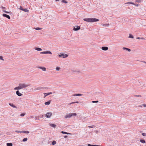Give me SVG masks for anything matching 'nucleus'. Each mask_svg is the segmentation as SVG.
Listing matches in <instances>:
<instances>
[{
  "label": "nucleus",
  "mask_w": 146,
  "mask_h": 146,
  "mask_svg": "<svg viewBox=\"0 0 146 146\" xmlns=\"http://www.w3.org/2000/svg\"><path fill=\"white\" fill-rule=\"evenodd\" d=\"M83 20L88 22H94L99 21V20L95 18H84Z\"/></svg>",
  "instance_id": "nucleus-1"
},
{
  "label": "nucleus",
  "mask_w": 146,
  "mask_h": 146,
  "mask_svg": "<svg viewBox=\"0 0 146 146\" xmlns=\"http://www.w3.org/2000/svg\"><path fill=\"white\" fill-rule=\"evenodd\" d=\"M76 115H77V114L76 113H69L68 114L66 115L65 116V117L66 118H70L72 116H76Z\"/></svg>",
  "instance_id": "nucleus-2"
},
{
  "label": "nucleus",
  "mask_w": 146,
  "mask_h": 146,
  "mask_svg": "<svg viewBox=\"0 0 146 146\" xmlns=\"http://www.w3.org/2000/svg\"><path fill=\"white\" fill-rule=\"evenodd\" d=\"M19 86L20 90L21 89L27 87L28 86V85L25 84H19Z\"/></svg>",
  "instance_id": "nucleus-3"
},
{
  "label": "nucleus",
  "mask_w": 146,
  "mask_h": 146,
  "mask_svg": "<svg viewBox=\"0 0 146 146\" xmlns=\"http://www.w3.org/2000/svg\"><path fill=\"white\" fill-rule=\"evenodd\" d=\"M58 56L59 57L65 58L68 57V55L65 54L60 53L58 55Z\"/></svg>",
  "instance_id": "nucleus-4"
},
{
  "label": "nucleus",
  "mask_w": 146,
  "mask_h": 146,
  "mask_svg": "<svg viewBox=\"0 0 146 146\" xmlns=\"http://www.w3.org/2000/svg\"><path fill=\"white\" fill-rule=\"evenodd\" d=\"M80 26H76L74 27L73 30L75 31H76L80 29Z\"/></svg>",
  "instance_id": "nucleus-5"
},
{
  "label": "nucleus",
  "mask_w": 146,
  "mask_h": 146,
  "mask_svg": "<svg viewBox=\"0 0 146 146\" xmlns=\"http://www.w3.org/2000/svg\"><path fill=\"white\" fill-rule=\"evenodd\" d=\"M41 54H51L52 52L50 51H44L40 53Z\"/></svg>",
  "instance_id": "nucleus-6"
},
{
  "label": "nucleus",
  "mask_w": 146,
  "mask_h": 146,
  "mask_svg": "<svg viewBox=\"0 0 146 146\" xmlns=\"http://www.w3.org/2000/svg\"><path fill=\"white\" fill-rule=\"evenodd\" d=\"M52 113L51 112L47 113L46 115V116L47 118H50L51 116Z\"/></svg>",
  "instance_id": "nucleus-7"
},
{
  "label": "nucleus",
  "mask_w": 146,
  "mask_h": 146,
  "mask_svg": "<svg viewBox=\"0 0 146 146\" xmlns=\"http://www.w3.org/2000/svg\"><path fill=\"white\" fill-rule=\"evenodd\" d=\"M108 49V47L106 46H103L102 47V49L104 50H107Z\"/></svg>",
  "instance_id": "nucleus-8"
},
{
  "label": "nucleus",
  "mask_w": 146,
  "mask_h": 146,
  "mask_svg": "<svg viewBox=\"0 0 146 146\" xmlns=\"http://www.w3.org/2000/svg\"><path fill=\"white\" fill-rule=\"evenodd\" d=\"M3 17H5L7 18H8L9 19H10V17L9 15H6V14H3Z\"/></svg>",
  "instance_id": "nucleus-9"
},
{
  "label": "nucleus",
  "mask_w": 146,
  "mask_h": 146,
  "mask_svg": "<svg viewBox=\"0 0 146 146\" xmlns=\"http://www.w3.org/2000/svg\"><path fill=\"white\" fill-rule=\"evenodd\" d=\"M16 94L19 96H20L22 95V94L18 90H17L16 91Z\"/></svg>",
  "instance_id": "nucleus-10"
},
{
  "label": "nucleus",
  "mask_w": 146,
  "mask_h": 146,
  "mask_svg": "<svg viewBox=\"0 0 146 146\" xmlns=\"http://www.w3.org/2000/svg\"><path fill=\"white\" fill-rule=\"evenodd\" d=\"M52 94V92H48L47 93H44V98H45L46 96H48L50 94Z\"/></svg>",
  "instance_id": "nucleus-11"
},
{
  "label": "nucleus",
  "mask_w": 146,
  "mask_h": 146,
  "mask_svg": "<svg viewBox=\"0 0 146 146\" xmlns=\"http://www.w3.org/2000/svg\"><path fill=\"white\" fill-rule=\"evenodd\" d=\"M40 118H41L40 116H36L35 117V119L36 120H39L40 119Z\"/></svg>",
  "instance_id": "nucleus-12"
},
{
  "label": "nucleus",
  "mask_w": 146,
  "mask_h": 146,
  "mask_svg": "<svg viewBox=\"0 0 146 146\" xmlns=\"http://www.w3.org/2000/svg\"><path fill=\"white\" fill-rule=\"evenodd\" d=\"M38 68L41 69L44 71H45L46 70V68L44 67H38Z\"/></svg>",
  "instance_id": "nucleus-13"
},
{
  "label": "nucleus",
  "mask_w": 146,
  "mask_h": 146,
  "mask_svg": "<svg viewBox=\"0 0 146 146\" xmlns=\"http://www.w3.org/2000/svg\"><path fill=\"white\" fill-rule=\"evenodd\" d=\"M123 50H128L129 52H130L131 51V50L129 48H125V47H123Z\"/></svg>",
  "instance_id": "nucleus-14"
},
{
  "label": "nucleus",
  "mask_w": 146,
  "mask_h": 146,
  "mask_svg": "<svg viewBox=\"0 0 146 146\" xmlns=\"http://www.w3.org/2000/svg\"><path fill=\"white\" fill-rule=\"evenodd\" d=\"M35 49L36 50L38 51H41L42 50V49L39 48H35Z\"/></svg>",
  "instance_id": "nucleus-15"
},
{
  "label": "nucleus",
  "mask_w": 146,
  "mask_h": 146,
  "mask_svg": "<svg viewBox=\"0 0 146 146\" xmlns=\"http://www.w3.org/2000/svg\"><path fill=\"white\" fill-rule=\"evenodd\" d=\"M50 101H49L45 103L44 104L46 105H48L50 104Z\"/></svg>",
  "instance_id": "nucleus-16"
},
{
  "label": "nucleus",
  "mask_w": 146,
  "mask_h": 146,
  "mask_svg": "<svg viewBox=\"0 0 146 146\" xmlns=\"http://www.w3.org/2000/svg\"><path fill=\"white\" fill-rule=\"evenodd\" d=\"M50 125L52 127L55 128L56 127V125L55 124H50Z\"/></svg>",
  "instance_id": "nucleus-17"
},
{
  "label": "nucleus",
  "mask_w": 146,
  "mask_h": 146,
  "mask_svg": "<svg viewBox=\"0 0 146 146\" xmlns=\"http://www.w3.org/2000/svg\"><path fill=\"white\" fill-rule=\"evenodd\" d=\"M9 105L13 108H16V107L13 104L9 103Z\"/></svg>",
  "instance_id": "nucleus-18"
},
{
  "label": "nucleus",
  "mask_w": 146,
  "mask_h": 146,
  "mask_svg": "<svg viewBox=\"0 0 146 146\" xmlns=\"http://www.w3.org/2000/svg\"><path fill=\"white\" fill-rule=\"evenodd\" d=\"M29 132L27 131H22V133H28Z\"/></svg>",
  "instance_id": "nucleus-19"
},
{
  "label": "nucleus",
  "mask_w": 146,
  "mask_h": 146,
  "mask_svg": "<svg viewBox=\"0 0 146 146\" xmlns=\"http://www.w3.org/2000/svg\"><path fill=\"white\" fill-rule=\"evenodd\" d=\"M7 146H12L13 144L11 143H8L7 144Z\"/></svg>",
  "instance_id": "nucleus-20"
},
{
  "label": "nucleus",
  "mask_w": 146,
  "mask_h": 146,
  "mask_svg": "<svg viewBox=\"0 0 146 146\" xmlns=\"http://www.w3.org/2000/svg\"><path fill=\"white\" fill-rule=\"evenodd\" d=\"M61 133L63 134H70V133H67L64 131H62Z\"/></svg>",
  "instance_id": "nucleus-21"
},
{
  "label": "nucleus",
  "mask_w": 146,
  "mask_h": 146,
  "mask_svg": "<svg viewBox=\"0 0 146 146\" xmlns=\"http://www.w3.org/2000/svg\"><path fill=\"white\" fill-rule=\"evenodd\" d=\"M20 9L23 11H24L26 12H27L28 11V10L24 9Z\"/></svg>",
  "instance_id": "nucleus-22"
},
{
  "label": "nucleus",
  "mask_w": 146,
  "mask_h": 146,
  "mask_svg": "<svg viewBox=\"0 0 146 146\" xmlns=\"http://www.w3.org/2000/svg\"><path fill=\"white\" fill-rule=\"evenodd\" d=\"M129 38H134V37L132 35H131V34H130L129 35Z\"/></svg>",
  "instance_id": "nucleus-23"
},
{
  "label": "nucleus",
  "mask_w": 146,
  "mask_h": 146,
  "mask_svg": "<svg viewBox=\"0 0 146 146\" xmlns=\"http://www.w3.org/2000/svg\"><path fill=\"white\" fill-rule=\"evenodd\" d=\"M82 95V94H74L72 96H80Z\"/></svg>",
  "instance_id": "nucleus-24"
},
{
  "label": "nucleus",
  "mask_w": 146,
  "mask_h": 146,
  "mask_svg": "<svg viewBox=\"0 0 146 146\" xmlns=\"http://www.w3.org/2000/svg\"><path fill=\"white\" fill-rule=\"evenodd\" d=\"M56 142L55 141H53L52 143V145H54L55 144H56Z\"/></svg>",
  "instance_id": "nucleus-25"
},
{
  "label": "nucleus",
  "mask_w": 146,
  "mask_h": 146,
  "mask_svg": "<svg viewBox=\"0 0 146 146\" xmlns=\"http://www.w3.org/2000/svg\"><path fill=\"white\" fill-rule=\"evenodd\" d=\"M136 38L137 39H143H143H144L145 38H143V37H142V38H140V37H137Z\"/></svg>",
  "instance_id": "nucleus-26"
},
{
  "label": "nucleus",
  "mask_w": 146,
  "mask_h": 146,
  "mask_svg": "<svg viewBox=\"0 0 146 146\" xmlns=\"http://www.w3.org/2000/svg\"><path fill=\"white\" fill-rule=\"evenodd\" d=\"M27 138H24L23 139V141H27Z\"/></svg>",
  "instance_id": "nucleus-27"
},
{
  "label": "nucleus",
  "mask_w": 146,
  "mask_h": 146,
  "mask_svg": "<svg viewBox=\"0 0 146 146\" xmlns=\"http://www.w3.org/2000/svg\"><path fill=\"white\" fill-rule=\"evenodd\" d=\"M14 90H20V89L19 86H18L17 87L15 88H14Z\"/></svg>",
  "instance_id": "nucleus-28"
},
{
  "label": "nucleus",
  "mask_w": 146,
  "mask_h": 146,
  "mask_svg": "<svg viewBox=\"0 0 146 146\" xmlns=\"http://www.w3.org/2000/svg\"><path fill=\"white\" fill-rule=\"evenodd\" d=\"M140 141L141 143H145V141L144 140H141Z\"/></svg>",
  "instance_id": "nucleus-29"
},
{
  "label": "nucleus",
  "mask_w": 146,
  "mask_h": 146,
  "mask_svg": "<svg viewBox=\"0 0 146 146\" xmlns=\"http://www.w3.org/2000/svg\"><path fill=\"white\" fill-rule=\"evenodd\" d=\"M15 132L17 133H22V131L16 130L15 131Z\"/></svg>",
  "instance_id": "nucleus-30"
},
{
  "label": "nucleus",
  "mask_w": 146,
  "mask_h": 146,
  "mask_svg": "<svg viewBox=\"0 0 146 146\" xmlns=\"http://www.w3.org/2000/svg\"><path fill=\"white\" fill-rule=\"evenodd\" d=\"M60 67H57L56 68V70H57V71H59L60 70Z\"/></svg>",
  "instance_id": "nucleus-31"
},
{
  "label": "nucleus",
  "mask_w": 146,
  "mask_h": 146,
  "mask_svg": "<svg viewBox=\"0 0 146 146\" xmlns=\"http://www.w3.org/2000/svg\"><path fill=\"white\" fill-rule=\"evenodd\" d=\"M62 2L63 3H67V2L66 1L64 0H62Z\"/></svg>",
  "instance_id": "nucleus-32"
},
{
  "label": "nucleus",
  "mask_w": 146,
  "mask_h": 146,
  "mask_svg": "<svg viewBox=\"0 0 146 146\" xmlns=\"http://www.w3.org/2000/svg\"><path fill=\"white\" fill-rule=\"evenodd\" d=\"M95 127V126L94 125H91V126H88V127L91 128H92L93 127Z\"/></svg>",
  "instance_id": "nucleus-33"
},
{
  "label": "nucleus",
  "mask_w": 146,
  "mask_h": 146,
  "mask_svg": "<svg viewBox=\"0 0 146 146\" xmlns=\"http://www.w3.org/2000/svg\"><path fill=\"white\" fill-rule=\"evenodd\" d=\"M0 59L2 60H4V59H3V56H0Z\"/></svg>",
  "instance_id": "nucleus-34"
},
{
  "label": "nucleus",
  "mask_w": 146,
  "mask_h": 146,
  "mask_svg": "<svg viewBox=\"0 0 146 146\" xmlns=\"http://www.w3.org/2000/svg\"><path fill=\"white\" fill-rule=\"evenodd\" d=\"M41 29H42L41 28H36L35 29L37 30H41Z\"/></svg>",
  "instance_id": "nucleus-35"
},
{
  "label": "nucleus",
  "mask_w": 146,
  "mask_h": 146,
  "mask_svg": "<svg viewBox=\"0 0 146 146\" xmlns=\"http://www.w3.org/2000/svg\"><path fill=\"white\" fill-rule=\"evenodd\" d=\"M142 135L144 136H146V133H142Z\"/></svg>",
  "instance_id": "nucleus-36"
},
{
  "label": "nucleus",
  "mask_w": 146,
  "mask_h": 146,
  "mask_svg": "<svg viewBox=\"0 0 146 146\" xmlns=\"http://www.w3.org/2000/svg\"><path fill=\"white\" fill-rule=\"evenodd\" d=\"M25 115V113H23L21 114L20 115V116H24Z\"/></svg>",
  "instance_id": "nucleus-37"
},
{
  "label": "nucleus",
  "mask_w": 146,
  "mask_h": 146,
  "mask_svg": "<svg viewBox=\"0 0 146 146\" xmlns=\"http://www.w3.org/2000/svg\"><path fill=\"white\" fill-rule=\"evenodd\" d=\"M141 1V0H136L135 1L139 2V3H140Z\"/></svg>",
  "instance_id": "nucleus-38"
},
{
  "label": "nucleus",
  "mask_w": 146,
  "mask_h": 146,
  "mask_svg": "<svg viewBox=\"0 0 146 146\" xmlns=\"http://www.w3.org/2000/svg\"><path fill=\"white\" fill-rule=\"evenodd\" d=\"M98 101H92V103H97L98 102Z\"/></svg>",
  "instance_id": "nucleus-39"
},
{
  "label": "nucleus",
  "mask_w": 146,
  "mask_h": 146,
  "mask_svg": "<svg viewBox=\"0 0 146 146\" xmlns=\"http://www.w3.org/2000/svg\"><path fill=\"white\" fill-rule=\"evenodd\" d=\"M130 2V4H133V5H135V4L133 3L132 2Z\"/></svg>",
  "instance_id": "nucleus-40"
},
{
  "label": "nucleus",
  "mask_w": 146,
  "mask_h": 146,
  "mask_svg": "<svg viewBox=\"0 0 146 146\" xmlns=\"http://www.w3.org/2000/svg\"><path fill=\"white\" fill-rule=\"evenodd\" d=\"M142 106H143L144 107H146V104H142Z\"/></svg>",
  "instance_id": "nucleus-41"
},
{
  "label": "nucleus",
  "mask_w": 146,
  "mask_h": 146,
  "mask_svg": "<svg viewBox=\"0 0 146 146\" xmlns=\"http://www.w3.org/2000/svg\"><path fill=\"white\" fill-rule=\"evenodd\" d=\"M136 96H137V97H141V96L139 95H137Z\"/></svg>",
  "instance_id": "nucleus-42"
},
{
  "label": "nucleus",
  "mask_w": 146,
  "mask_h": 146,
  "mask_svg": "<svg viewBox=\"0 0 146 146\" xmlns=\"http://www.w3.org/2000/svg\"><path fill=\"white\" fill-rule=\"evenodd\" d=\"M135 5V6H136L137 7L138 6V5H139V4H135V5Z\"/></svg>",
  "instance_id": "nucleus-43"
},
{
  "label": "nucleus",
  "mask_w": 146,
  "mask_h": 146,
  "mask_svg": "<svg viewBox=\"0 0 146 146\" xmlns=\"http://www.w3.org/2000/svg\"><path fill=\"white\" fill-rule=\"evenodd\" d=\"M130 4V2H128L127 3H125V4Z\"/></svg>",
  "instance_id": "nucleus-44"
},
{
  "label": "nucleus",
  "mask_w": 146,
  "mask_h": 146,
  "mask_svg": "<svg viewBox=\"0 0 146 146\" xmlns=\"http://www.w3.org/2000/svg\"><path fill=\"white\" fill-rule=\"evenodd\" d=\"M74 103H75V102H72V103H70V104H74Z\"/></svg>",
  "instance_id": "nucleus-45"
},
{
  "label": "nucleus",
  "mask_w": 146,
  "mask_h": 146,
  "mask_svg": "<svg viewBox=\"0 0 146 146\" xmlns=\"http://www.w3.org/2000/svg\"><path fill=\"white\" fill-rule=\"evenodd\" d=\"M67 136H66H66H64V137L65 138H67Z\"/></svg>",
  "instance_id": "nucleus-46"
},
{
  "label": "nucleus",
  "mask_w": 146,
  "mask_h": 146,
  "mask_svg": "<svg viewBox=\"0 0 146 146\" xmlns=\"http://www.w3.org/2000/svg\"><path fill=\"white\" fill-rule=\"evenodd\" d=\"M4 12H5L6 13H9V12H7V11H4Z\"/></svg>",
  "instance_id": "nucleus-47"
},
{
  "label": "nucleus",
  "mask_w": 146,
  "mask_h": 146,
  "mask_svg": "<svg viewBox=\"0 0 146 146\" xmlns=\"http://www.w3.org/2000/svg\"><path fill=\"white\" fill-rule=\"evenodd\" d=\"M142 62H143V63H146V62H145V61H142Z\"/></svg>",
  "instance_id": "nucleus-48"
},
{
  "label": "nucleus",
  "mask_w": 146,
  "mask_h": 146,
  "mask_svg": "<svg viewBox=\"0 0 146 146\" xmlns=\"http://www.w3.org/2000/svg\"><path fill=\"white\" fill-rule=\"evenodd\" d=\"M75 103H78V101H77V102H75Z\"/></svg>",
  "instance_id": "nucleus-49"
},
{
  "label": "nucleus",
  "mask_w": 146,
  "mask_h": 146,
  "mask_svg": "<svg viewBox=\"0 0 146 146\" xmlns=\"http://www.w3.org/2000/svg\"><path fill=\"white\" fill-rule=\"evenodd\" d=\"M41 117H42V118L43 117V115H42Z\"/></svg>",
  "instance_id": "nucleus-50"
},
{
  "label": "nucleus",
  "mask_w": 146,
  "mask_h": 146,
  "mask_svg": "<svg viewBox=\"0 0 146 146\" xmlns=\"http://www.w3.org/2000/svg\"><path fill=\"white\" fill-rule=\"evenodd\" d=\"M109 24H108V25H106L107 26H108L109 25Z\"/></svg>",
  "instance_id": "nucleus-51"
},
{
  "label": "nucleus",
  "mask_w": 146,
  "mask_h": 146,
  "mask_svg": "<svg viewBox=\"0 0 146 146\" xmlns=\"http://www.w3.org/2000/svg\"><path fill=\"white\" fill-rule=\"evenodd\" d=\"M139 107H142V106H139Z\"/></svg>",
  "instance_id": "nucleus-52"
},
{
  "label": "nucleus",
  "mask_w": 146,
  "mask_h": 146,
  "mask_svg": "<svg viewBox=\"0 0 146 146\" xmlns=\"http://www.w3.org/2000/svg\"><path fill=\"white\" fill-rule=\"evenodd\" d=\"M20 9H22V7H21H21H20Z\"/></svg>",
  "instance_id": "nucleus-53"
},
{
  "label": "nucleus",
  "mask_w": 146,
  "mask_h": 146,
  "mask_svg": "<svg viewBox=\"0 0 146 146\" xmlns=\"http://www.w3.org/2000/svg\"><path fill=\"white\" fill-rule=\"evenodd\" d=\"M77 72H80V71H77Z\"/></svg>",
  "instance_id": "nucleus-54"
},
{
  "label": "nucleus",
  "mask_w": 146,
  "mask_h": 146,
  "mask_svg": "<svg viewBox=\"0 0 146 146\" xmlns=\"http://www.w3.org/2000/svg\"><path fill=\"white\" fill-rule=\"evenodd\" d=\"M31 117V118H33V116H32V117Z\"/></svg>",
  "instance_id": "nucleus-55"
},
{
  "label": "nucleus",
  "mask_w": 146,
  "mask_h": 146,
  "mask_svg": "<svg viewBox=\"0 0 146 146\" xmlns=\"http://www.w3.org/2000/svg\"><path fill=\"white\" fill-rule=\"evenodd\" d=\"M105 25H103V26H105Z\"/></svg>",
  "instance_id": "nucleus-56"
}]
</instances>
